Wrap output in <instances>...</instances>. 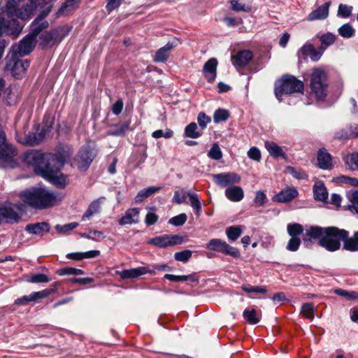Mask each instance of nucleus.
<instances>
[{"mask_svg":"<svg viewBox=\"0 0 358 358\" xmlns=\"http://www.w3.org/2000/svg\"><path fill=\"white\" fill-rule=\"evenodd\" d=\"M20 197L27 204L39 209L57 205L63 199L61 194L42 187L23 192L20 194Z\"/></svg>","mask_w":358,"mask_h":358,"instance_id":"nucleus-1","label":"nucleus"},{"mask_svg":"<svg viewBox=\"0 0 358 358\" xmlns=\"http://www.w3.org/2000/svg\"><path fill=\"white\" fill-rule=\"evenodd\" d=\"M348 231L345 229H340L335 227H325L321 239L319 240V245L330 252H335L341 248V241L348 240Z\"/></svg>","mask_w":358,"mask_h":358,"instance_id":"nucleus-2","label":"nucleus"},{"mask_svg":"<svg viewBox=\"0 0 358 358\" xmlns=\"http://www.w3.org/2000/svg\"><path fill=\"white\" fill-rule=\"evenodd\" d=\"M303 83L292 76H284L281 80L275 85V94L280 100L283 94H292L294 92H302Z\"/></svg>","mask_w":358,"mask_h":358,"instance_id":"nucleus-3","label":"nucleus"},{"mask_svg":"<svg viewBox=\"0 0 358 358\" xmlns=\"http://www.w3.org/2000/svg\"><path fill=\"white\" fill-rule=\"evenodd\" d=\"M326 73L322 69H315L313 71L310 87L317 100H322L326 96Z\"/></svg>","mask_w":358,"mask_h":358,"instance_id":"nucleus-4","label":"nucleus"},{"mask_svg":"<svg viewBox=\"0 0 358 358\" xmlns=\"http://www.w3.org/2000/svg\"><path fill=\"white\" fill-rule=\"evenodd\" d=\"M17 155L15 148L6 141L5 134L0 129V166L13 168L16 162L14 157Z\"/></svg>","mask_w":358,"mask_h":358,"instance_id":"nucleus-5","label":"nucleus"},{"mask_svg":"<svg viewBox=\"0 0 358 358\" xmlns=\"http://www.w3.org/2000/svg\"><path fill=\"white\" fill-rule=\"evenodd\" d=\"M22 205L6 203L0 207V224L16 223L22 217Z\"/></svg>","mask_w":358,"mask_h":358,"instance_id":"nucleus-6","label":"nucleus"},{"mask_svg":"<svg viewBox=\"0 0 358 358\" xmlns=\"http://www.w3.org/2000/svg\"><path fill=\"white\" fill-rule=\"evenodd\" d=\"M207 249L221 252L233 257H238L240 252L238 250L229 245L226 241L220 238L210 239L206 245Z\"/></svg>","mask_w":358,"mask_h":358,"instance_id":"nucleus-7","label":"nucleus"},{"mask_svg":"<svg viewBox=\"0 0 358 358\" xmlns=\"http://www.w3.org/2000/svg\"><path fill=\"white\" fill-rule=\"evenodd\" d=\"M214 182L220 187H230L229 186L241 181V176L234 172H224L213 176Z\"/></svg>","mask_w":358,"mask_h":358,"instance_id":"nucleus-8","label":"nucleus"},{"mask_svg":"<svg viewBox=\"0 0 358 358\" xmlns=\"http://www.w3.org/2000/svg\"><path fill=\"white\" fill-rule=\"evenodd\" d=\"M29 66V62L27 59L15 60L12 59L7 62L6 69L10 72L13 77L20 78L24 75Z\"/></svg>","mask_w":358,"mask_h":358,"instance_id":"nucleus-9","label":"nucleus"},{"mask_svg":"<svg viewBox=\"0 0 358 358\" xmlns=\"http://www.w3.org/2000/svg\"><path fill=\"white\" fill-rule=\"evenodd\" d=\"M183 242V238L178 235H164L151 239L149 243L155 245L159 248H166L181 244Z\"/></svg>","mask_w":358,"mask_h":358,"instance_id":"nucleus-10","label":"nucleus"},{"mask_svg":"<svg viewBox=\"0 0 358 358\" xmlns=\"http://www.w3.org/2000/svg\"><path fill=\"white\" fill-rule=\"evenodd\" d=\"M43 176L53 185L59 187H64L68 182L66 177L63 173L54 171L48 168L43 171Z\"/></svg>","mask_w":358,"mask_h":358,"instance_id":"nucleus-11","label":"nucleus"},{"mask_svg":"<svg viewBox=\"0 0 358 358\" xmlns=\"http://www.w3.org/2000/svg\"><path fill=\"white\" fill-rule=\"evenodd\" d=\"M94 157V155L91 150L87 148L81 149L76 158L78 168L80 169H86L92 162Z\"/></svg>","mask_w":358,"mask_h":358,"instance_id":"nucleus-12","label":"nucleus"},{"mask_svg":"<svg viewBox=\"0 0 358 358\" xmlns=\"http://www.w3.org/2000/svg\"><path fill=\"white\" fill-rule=\"evenodd\" d=\"M334 137L338 140H348L358 137V124H352L337 131Z\"/></svg>","mask_w":358,"mask_h":358,"instance_id":"nucleus-13","label":"nucleus"},{"mask_svg":"<svg viewBox=\"0 0 358 358\" xmlns=\"http://www.w3.org/2000/svg\"><path fill=\"white\" fill-rule=\"evenodd\" d=\"M23 159L27 164L39 168L43 163L44 155L40 152L31 150L24 153Z\"/></svg>","mask_w":358,"mask_h":358,"instance_id":"nucleus-14","label":"nucleus"},{"mask_svg":"<svg viewBox=\"0 0 358 358\" xmlns=\"http://www.w3.org/2000/svg\"><path fill=\"white\" fill-rule=\"evenodd\" d=\"M217 64V60L215 58H211L203 66V72L204 76L210 83L213 82L216 78Z\"/></svg>","mask_w":358,"mask_h":358,"instance_id":"nucleus-15","label":"nucleus"},{"mask_svg":"<svg viewBox=\"0 0 358 358\" xmlns=\"http://www.w3.org/2000/svg\"><path fill=\"white\" fill-rule=\"evenodd\" d=\"M176 46L177 43L176 41H169L164 46L156 52L154 61L156 62H166L169 57L171 51Z\"/></svg>","mask_w":358,"mask_h":358,"instance_id":"nucleus-16","label":"nucleus"},{"mask_svg":"<svg viewBox=\"0 0 358 358\" xmlns=\"http://www.w3.org/2000/svg\"><path fill=\"white\" fill-rule=\"evenodd\" d=\"M155 271H152L148 269L147 267L141 266L135 268L123 270L119 272V275L122 279L127 278H136L139 276L145 275L146 273H154Z\"/></svg>","mask_w":358,"mask_h":358,"instance_id":"nucleus-17","label":"nucleus"},{"mask_svg":"<svg viewBox=\"0 0 358 358\" xmlns=\"http://www.w3.org/2000/svg\"><path fill=\"white\" fill-rule=\"evenodd\" d=\"M252 58V52L243 50L238 52L236 55H233L231 57V62L236 68H241L247 65Z\"/></svg>","mask_w":358,"mask_h":358,"instance_id":"nucleus-18","label":"nucleus"},{"mask_svg":"<svg viewBox=\"0 0 358 358\" xmlns=\"http://www.w3.org/2000/svg\"><path fill=\"white\" fill-rule=\"evenodd\" d=\"M36 44V39L29 34L27 35L17 45V53L22 56L30 53Z\"/></svg>","mask_w":358,"mask_h":358,"instance_id":"nucleus-19","label":"nucleus"},{"mask_svg":"<svg viewBox=\"0 0 358 358\" xmlns=\"http://www.w3.org/2000/svg\"><path fill=\"white\" fill-rule=\"evenodd\" d=\"M330 4L331 2H327L312 11L308 16V20L314 21L326 19L329 15Z\"/></svg>","mask_w":358,"mask_h":358,"instance_id":"nucleus-20","label":"nucleus"},{"mask_svg":"<svg viewBox=\"0 0 358 358\" xmlns=\"http://www.w3.org/2000/svg\"><path fill=\"white\" fill-rule=\"evenodd\" d=\"M139 221V211L137 208L128 209L124 216L120 219L119 224L120 225L134 224Z\"/></svg>","mask_w":358,"mask_h":358,"instance_id":"nucleus-21","label":"nucleus"},{"mask_svg":"<svg viewBox=\"0 0 358 358\" xmlns=\"http://www.w3.org/2000/svg\"><path fill=\"white\" fill-rule=\"evenodd\" d=\"M297 195L298 192L296 189L287 188L275 195L273 200L274 201L286 203L295 198Z\"/></svg>","mask_w":358,"mask_h":358,"instance_id":"nucleus-22","label":"nucleus"},{"mask_svg":"<svg viewBox=\"0 0 358 358\" xmlns=\"http://www.w3.org/2000/svg\"><path fill=\"white\" fill-rule=\"evenodd\" d=\"M318 166L324 170L331 169L333 166L331 155L325 150H320L317 153Z\"/></svg>","mask_w":358,"mask_h":358,"instance_id":"nucleus-23","label":"nucleus"},{"mask_svg":"<svg viewBox=\"0 0 358 358\" xmlns=\"http://www.w3.org/2000/svg\"><path fill=\"white\" fill-rule=\"evenodd\" d=\"M226 197L234 202L241 201L244 196V192L242 187L239 186H231L225 189Z\"/></svg>","mask_w":358,"mask_h":358,"instance_id":"nucleus-24","label":"nucleus"},{"mask_svg":"<svg viewBox=\"0 0 358 358\" xmlns=\"http://www.w3.org/2000/svg\"><path fill=\"white\" fill-rule=\"evenodd\" d=\"M314 198L320 201L325 202L328 198V192L322 181H316L313 186Z\"/></svg>","mask_w":358,"mask_h":358,"instance_id":"nucleus-25","label":"nucleus"},{"mask_svg":"<svg viewBox=\"0 0 358 358\" xmlns=\"http://www.w3.org/2000/svg\"><path fill=\"white\" fill-rule=\"evenodd\" d=\"M26 230L32 234L43 235L50 230V226L46 222L30 224L26 226Z\"/></svg>","mask_w":358,"mask_h":358,"instance_id":"nucleus-26","label":"nucleus"},{"mask_svg":"<svg viewBox=\"0 0 358 358\" xmlns=\"http://www.w3.org/2000/svg\"><path fill=\"white\" fill-rule=\"evenodd\" d=\"M101 204V201L100 199L92 201L86 212L82 216V220H89L94 215L96 214L99 211Z\"/></svg>","mask_w":358,"mask_h":358,"instance_id":"nucleus-27","label":"nucleus"},{"mask_svg":"<svg viewBox=\"0 0 358 358\" xmlns=\"http://www.w3.org/2000/svg\"><path fill=\"white\" fill-rule=\"evenodd\" d=\"M265 148L269 154L274 158L285 157V153L283 152L282 149L273 142L266 141Z\"/></svg>","mask_w":358,"mask_h":358,"instance_id":"nucleus-28","label":"nucleus"},{"mask_svg":"<svg viewBox=\"0 0 358 358\" xmlns=\"http://www.w3.org/2000/svg\"><path fill=\"white\" fill-rule=\"evenodd\" d=\"M343 160L348 169L358 171V153L352 152L343 157Z\"/></svg>","mask_w":358,"mask_h":358,"instance_id":"nucleus-29","label":"nucleus"},{"mask_svg":"<svg viewBox=\"0 0 358 358\" xmlns=\"http://www.w3.org/2000/svg\"><path fill=\"white\" fill-rule=\"evenodd\" d=\"M160 189V187H149L143 189H141L138 192L137 195L136 196L135 202H142L145 198H148V196L158 192Z\"/></svg>","mask_w":358,"mask_h":358,"instance_id":"nucleus-30","label":"nucleus"},{"mask_svg":"<svg viewBox=\"0 0 358 358\" xmlns=\"http://www.w3.org/2000/svg\"><path fill=\"white\" fill-rule=\"evenodd\" d=\"M243 316L251 324H257L261 318V314L254 308L245 309L243 313Z\"/></svg>","mask_w":358,"mask_h":358,"instance_id":"nucleus-31","label":"nucleus"},{"mask_svg":"<svg viewBox=\"0 0 358 358\" xmlns=\"http://www.w3.org/2000/svg\"><path fill=\"white\" fill-rule=\"evenodd\" d=\"M187 194L189 196L191 206L193 208L196 215L198 217L200 216L201 212V203L198 194L193 192H188Z\"/></svg>","mask_w":358,"mask_h":358,"instance_id":"nucleus-32","label":"nucleus"},{"mask_svg":"<svg viewBox=\"0 0 358 358\" xmlns=\"http://www.w3.org/2000/svg\"><path fill=\"white\" fill-rule=\"evenodd\" d=\"M71 155V149L69 147H63L61 150H59L55 156V160L58 164L59 166L64 164L67 159Z\"/></svg>","mask_w":358,"mask_h":358,"instance_id":"nucleus-33","label":"nucleus"},{"mask_svg":"<svg viewBox=\"0 0 358 358\" xmlns=\"http://www.w3.org/2000/svg\"><path fill=\"white\" fill-rule=\"evenodd\" d=\"M129 130V123L127 122L117 124L114 129L108 131L109 136H123L127 131Z\"/></svg>","mask_w":358,"mask_h":358,"instance_id":"nucleus-34","label":"nucleus"},{"mask_svg":"<svg viewBox=\"0 0 358 358\" xmlns=\"http://www.w3.org/2000/svg\"><path fill=\"white\" fill-rule=\"evenodd\" d=\"M185 135L190 138H196L201 135V132L198 130L196 124L192 122L185 128Z\"/></svg>","mask_w":358,"mask_h":358,"instance_id":"nucleus-35","label":"nucleus"},{"mask_svg":"<svg viewBox=\"0 0 358 358\" xmlns=\"http://www.w3.org/2000/svg\"><path fill=\"white\" fill-rule=\"evenodd\" d=\"M241 226L229 227L226 230V234L229 241H236L242 234Z\"/></svg>","mask_w":358,"mask_h":358,"instance_id":"nucleus-36","label":"nucleus"},{"mask_svg":"<svg viewBox=\"0 0 358 358\" xmlns=\"http://www.w3.org/2000/svg\"><path fill=\"white\" fill-rule=\"evenodd\" d=\"M324 231V228L320 227H311L306 231V236L308 237V240L311 238H318L320 240L322 237Z\"/></svg>","mask_w":358,"mask_h":358,"instance_id":"nucleus-37","label":"nucleus"},{"mask_svg":"<svg viewBox=\"0 0 358 358\" xmlns=\"http://www.w3.org/2000/svg\"><path fill=\"white\" fill-rule=\"evenodd\" d=\"M55 291V288L45 289L41 291L32 292L30 295L31 302L36 301L39 299H42L49 296L50 294L54 293Z\"/></svg>","mask_w":358,"mask_h":358,"instance_id":"nucleus-38","label":"nucleus"},{"mask_svg":"<svg viewBox=\"0 0 358 358\" xmlns=\"http://www.w3.org/2000/svg\"><path fill=\"white\" fill-rule=\"evenodd\" d=\"M344 248L350 251H358V231L345 241Z\"/></svg>","mask_w":358,"mask_h":358,"instance_id":"nucleus-39","label":"nucleus"},{"mask_svg":"<svg viewBox=\"0 0 358 358\" xmlns=\"http://www.w3.org/2000/svg\"><path fill=\"white\" fill-rule=\"evenodd\" d=\"M301 313L306 318L313 320L315 317V307L312 303H306L302 305Z\"/></svg>","mask_w":358,"mask_h":358,"instance_id":"nucleus-40","label":"nucleus"},{"mask_svg":"<svg viewBox=\"0 0 358 358\" xmlns=\"http://www.w3.org/2000/svg\"><path fill=\"white\" fill-rule=\"evenodd\" d=\"M338 34L343 38H350L355 34L354 28L349 24L346 23L342 25L338 30Z\"/></svg>","mask_w":358,"mask_h":358,"instance_id":"nucleus-41","label":"nucleus"},{"mask_svg":"<svg viewBox=\"0 0 358 358\" xmlns=\"http://www.w3.org/2000/svg\"><path fill=\"white\" fill-rule=\"evenodd\" d=\"M209 158L219 160L222 157V152L217 143H214L208 153Z\"/></svg>","mask_w":358,"mask_h":358,"instance_id":"nucleus-42","label":"nucleus"},{"mask_svg":"<svg viewBox=\"0 0 358 358\" xmlns=\"http://www.w3.org/2000/svg\"><path fill=\"white\" fill-rule=\"evenodd\" d=\"M287 232L292 237H297L303 231V227L297 223L289 224L287 225Z\"/></svg>","mask_w":358,"mask_h":358,"instance_id":"nucleus-43","label":"nucleus"},{"mask_svg":"<svg viewBox=\"0 0 358 358\" xmlns=\"http://www.w3.org/2000/svg\"><path fill=\"white\" fill-rule=\"evenodd\" d=\"M229 117V113L225 109H218L215 111L213 115V120L215 123H219L226 121Z\"/></svg>","mask_w":358,"mask_h":358,"instance_id":"nucleus-44","label":"nucleus"},{"mask_svg":"<svg viewBox=\"0 0 358 358\" xmlns=\"http://www.w3.org/2000/svg\"><path fill=\"white\" fill-rule=\"evenodd\" d=\"M352 11V6L341 3L338 6V15L341 16L343 18H347L351 15Z\"/></svg>","mask_w":358,"mask_h":358,"instance_id":"nucleus-45","label":"nucleus"},{"mask_svg":"<svg viewBox=\"0 0 358 358\" xmlns=\"http://www.w3.org/2000/svg\"><path fill=\"white\" fill-rule=\"evenodd\" d=\"M230 5L231 9L234 11L248 12L250 10V6H246L245 4L242 3L241 2L237 0H231Z\"/></svg>","mask_w":358,"mask_h":358,"instance_id":"nucleus-46","label":"nucleus"},{"mask_svg":"<svg viewBox=\"0 0 358 358\" xmlns=\"http://www.w3.org/2000/svg\"><path fill=\"white\" fill-rule=\"evenodd\" d=\"M242 289L248 293L265 294L267 292L266 288L262 286L243 285Z\"/></svg>","mask_w":358,"mask_h":358,"instance_id":"nucleus-47","label":"nucleus"},{"mask_svg":"<svg viewBox=\"0 0 358 358\" xmlns=\"http://www.w3.org/2000/svg\"><path fill=\"white\" fill-rule=\"evenodd\" d=\"M350 210L353 213L358 214V191L353 192L350 196Z\"/></svg>","mask_w":358,"mask_h":358,"instance_id":"nucleus-48","label":"nucleus"},{"mask_svg":"<svg viewBox=\"0 0 358 358\" xmlns=\"http://www.w3.org/2000/svg\"><path fill=\"white\" fill-rule=\"evenodd\" d=\"M187 217L185 213H181L171 218L169 222L173 226H182L187 221Z\"/></svg>","mask_w":358,"mask_h":358,"instance_id":"nucleus-49","label":"nucleus"},{"mask_svg":"<svg viewBox=\"0 0 358 358\" xmlns=\"http://www.w3.org/2000/svg\"><path fill=\"white\" fill-rule=\"evenodd\" d=\"M173 132L169 129H166L164 131L162 129L156 130L152 132V136L155 138H159L164 137L165 138H169L173 136Z\"/></svg>","mask_w":358,"mask_h":358,"instance_id":"nucleus-50","label":"nucleus"},{"mask_svg":"<svg viewBox=\"0 0 358 358\" xmlns=\"http://www.w3.org/2000/svg\"><path fill=\"white\" fill-rule=\"evenodd\" d=\"M192 252L189 250H185L181 252L175 253V259L181 262H186L192 256Z\"/></svg>","mask_w":358,"mask_h":358,"instance_id":"nucleus-51","label":"nucleus"},{"mask_svg":"<svg viewBox=\"0 0 358 358\" xmlns=\"http://www.w3.org/2000/svg\"><path fill=\"white\" fill-rule=\"evenodd\" d=\"M286 172L297 179H303L306 174L301 169H296L294 167L288 166L285 169Z\"/></svg>","mask_w":358,"mask_h":358,"instance_id":"nucleus-52","label":"nucleus"},{"mask_svg":"<svg viewBox=\"0 0 358 358\" xmlns=\"http://www.w3.org/2000/svg\"><path fill=\"white\" fill-rule=\"evenodd\" d=\"M248 157L256 162H259L262 159L260 150L257 147H252L247 152Z\"/></svg>","mask_w":358,"mask_h":358,"instance_id":"nucleus-53","label":"nucleus"},{"mask_svg":"<svg viewBox=\"0 0 358 358\" xmlns=\"http://www.w3.org/2000/svg\"><path fill=\"white\" fill-rule=\"evenodd\" d=\"M210 117L206 115L204 113L201 112L199 113L197 122L201 129H204L207 127V124L210 123Z\"/></svg>","mask_w":358,"mask_h":358,"instance_id":"nucleus-54","label":"nucleus"},{"mask_svg":"<svg viewBox=\"0 0 358 358\" xmlns=\"http://www.w3.org/2000/svg\"><path fill=\"white\" fill-rule=\"evenodd\" d=\"M320 41L322 45H324L325 46H329L334 43L336 41V36L335 35L331 33H327L321 36Z\"/></svg>","mask_w":358,"mask_h":358,"instance_id":"nucleus-55","label":"nucleus"},{"mask_svg":"<svg viewBox=\"0 0 358 358\" xmlns=\"http://www.w3.org/2000/svg\"><path fill=\"white\" fill-rule=\"evenodd\" d=\"M301 244V240L298 237H292L287 245V249L289 251H296Z\"/></svg>","mask_w":358,"mask_h":358,"instance_id":"nucleus-56","label":"nucleus"},{"mask_svg":"<svg viewBox=\"0 0 358 358\" xmlns=\"http://www.w3.org/2000/svg\"><path fill=\"white\" fill-rule=\"evenodd\" d=\"M50 279L47 275L43 273L34 274L30 277L29 282L34 283H39V282H48Z\"/></svg>","mask_w":358,"mask_h":358,"instance_id":"nucleus-57","label":"nucleus"},{"mask_svg":"<svg viewBox=\"0 0 358 358\" xmlns=\"http://www.w3.org/2000/svg\"><path fill=\"white\" fill-rule=\"evenodd\" d=\"M78 226L77 222H71L64 225H56L55 229L60 233H66L74 229Z\"/></svg>","mask_w":358,"mask_h":358,"instance_id":"nucleus-58","label":"nucleus"},{"mask_svg":"<svg viewBox=\"0 0 358 358\" xmlns=\"http://www.w3.org/2000/svg\"><path fill=\"white\" fill-rule=\"evenodd\" d=\"M334 292L339 296H344L349 299L358 298V294L355 292H348L341 289H337L334 290Z\"/></svg>","mask_w":358,"mask_h":358,"instance_id":"nucleus-59","label":"nucleus"},{"mask_svg":"<svg viewBox=\"0 0 358 358\" xmlns=\"http://www.w3.org/2000/svg\"><path fill=\"white\" fill-rule=\"evenodd\" d=\"M83 273L82 270L72 267H67L59 271V275H81Z\"/></svg>","mask_w":358,"mask_h":358,"instance_id":"nucleus-60","label":"nucleus"},{"mask_svg":"<svg viewBox=\"0 0 358 358\" xmlns=\"http://www.w3.org/2000/svg\"><path fill=\"white\" fill-rule=\"evenodd\" d=\"M266 200V196L262 191H257L254 199V202L259 206H263Z\"/></svg>","mask_w":358,"mask_h":358,"instance_id":"nucleus-61","label":"nucleus"},{"mask_svg":"<svg viewBox=\"0 0 358 358\" xmlns=\"http://www.w3.org/2000/svg\"><path fill=\"white\" fill-rule=\"evenodd\" d=\"M86 238L94 241H101L105 238L103 232L99 231H90Z\"/></svg>","mask_w":358,"mask_h":358,"instance_id":"nucleus-62","label":"nucleus"},{"mask_svg":"<svg viewBox=\"0 0 358 358\" xmlns=\"http://www.w3.org/2000/svg\"><path fill=\"white\" fill-rule=\"evenodd\" d=\"M325 50V48H323L322 46L319 48V50H315L314 48L313 49V51H311L310 57L313 61H318L321 56L322 55L324 51Z\"/></svg>","mask_w":358,"mask_h":358,"instance_id":"nucleus-63","label":"nucleus"},{"mask_svg":"<svg viewBox=\"0 0 358 358\" xmlns=\"http://www.w3.org/2000/svg\"><path fill=\"white\" fill-rule=\"evenodd\" d=\"M158 216L153 212L149 211L145 217V223L148 225H152L157 222Z\"/></svg>","mask_w":358,"mask_h":358,"instance_id":"nucleus-64","label":"nucleus"}]
</instances>
